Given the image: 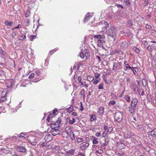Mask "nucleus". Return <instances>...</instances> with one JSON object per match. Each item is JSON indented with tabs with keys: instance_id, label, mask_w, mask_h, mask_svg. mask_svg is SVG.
Masks as SVG:
<instances>
[{
	"instance_id": "1",
	"label": "nucleus",
	"mask_w": 156,
	"mask_h": 156,
	"mask_svg": "<svg viewBox=\"0 0 156 156\" xmlns=\"http://www.w3.org/2000/svg\"><path fill=\"white\" fill-rule=\"evenodd\" d=\"M138 103V99L137 98H133L132 100L130 106L129 107V112L132 113L136 110V108Z\"/></svg>"
},
{
	"instance_id": "2",
	"label": "nucleus",
	"mask_w": 156,
	"mask_h": 156,
	"mask_svg": "<svg viewBox=\"0 0 156 156\" xmlns=\"http://www.w3.org/2000/svg\"><path fill=\"white\" fill-rule=\"evenodd\" d=\"M122 117L123 113L122 112H118L115 114L114 119L117 122H119L122 120Z\"/></svg>"
},
{
	"instance_id": "3",
	"label": "nucleus",
	"mask_w": 156,
	"mask_h": 156,
	"mask_svg": "<svg viewBox=\"0 0 156 156\" xmlns=\"http://www.w3.org/2000/svg\"><path fill=\"white\" fill-rule=\"evenodd\" d=\"M116 30L114 27H111L108 30V34L114 40V37L115 35Z\"/></svg>"
},
{
	"instance_id": "4",
	"label": "nucleus",
	"mask_w": 156,
	"mask_h": 156,
	"mask_svg": "<svg viewBox=\"0 0 156 156\" xmlns=\"http://www.w3.org/2000/svg\"><path fill=\"white\" fill-rule=\"evenodd\" d=\"M94 38L99 41L100 43L105 42V37L104 35H97L94 36Z\"/></svg>"
},
{
	"instance_id": "5",
	"label": "nucleus",
	"mask_w": 156,
	"mask_h": 156,
	"mask_svg": "<svg viewBox=\"0 0 156 156\" xmlns=\"http://www.w3.org/2000/svg\"><path fill=\"white\" fill-rule=\"evenodd\" d=\"M47 124L51 125V127L52 128V130H55L56 129H58V127L59 126V125L57 121H52V122H51V123H50L49 124L47 123Z\"/></svg>"
},
{
	"instance_id": "6",
	"label": "nucleus",
	"mask_w": 156,
	"mask_h": 156,
	"mask_svg": "<svg viewBox=\"0 0 156 156\" xmlns=\"http://www.w3.org/2000/svg\"><path fill=\"white\" fill-rule=\"evenodd\" d=\"M16 149L18 151L23 153L25 154H27V150L26 148L25 147L22 146H18L16 148Z\"/></svg>"
},
{
	"instance_id": "7",
	"label": "nucleus",
	"mask_w": 156,
	"mask_h": 156,
	"mask_svg": "<svg viewBox=\"0 0 156 156\" xmlns=\"http://www.w3.org/2000/svg\"><path fill=\"white\" fill-rule=\"evenodd\" d=\"M80 145V149L82 150H84L88 147L89 144L88 142H83L81 143Z\"/></svg>"
},
{
	"instance_id": "8",
	"label": "nucleus",
	"mask_w": 156,
	"mask_h": 156,
	"mask_svg": "<svg viewBox=\"0 0 156 156\" xmlns=\"http://www.w3.org/2000/svg\"><path fill=\"white\" fill-rule=\"evenodd\" d=\"M57 121L59 125L60 123L62 124H65L66 123V118L65 117H59L58 120Z\"/></svg>"
},
{
	"instance_id": "9",
	"label": "nucleus",
	"mask_w": 156,
	"mask_h": 156,
	"mask_svg": "<svg viewBox=\"0 0 156 156\" xmlns=\"http://www.w3.org/2000/svg\"><path fill=\"white\" fill-rule=\"evenodd\" d=\"M148 135L149 136H151L153 137H156V129L154 128L151 131L148 132Z\"/></svg>"
},
{
	"instance_id": "10",
	"label": "nucleus",
	"mask_w": 156,
	"mask_h": 156,
	"mask_svg": "<svg viewBox=\"0 0 156 156\" xmlns=\"http://www.w3.org/2000/svg\"><path fill=\"white\" fill-rule=\"evenodd\" d=\"M104 108L102 106L100 107L98 109V113H99V116H102L104 114Z\"/></svg>"
},
{
	"instance_id": "11",
	"label": "nucleus",
	"mask_w": 156,
	"mask_h": 156,
	"mask_svg": "<svg viewBox=\"0 0 156 156\" xmlns=\"http://www.w3.org/2000/svg\"><path fill=\"white\" fill-rule=\"evenodd\" d=\"M116 143L117 147L120 149H123L125 147V144L121 142H117Z\"/></svg>"
},
{
	"instance_id": "12",
	"label": "nucleus",
	"mask_w": 156,
	"mask_h": 156,
	"mask_svg": "<svg viewBox=\"0 0 156 156\" xmlns=\"http://www.w3.org/2000/svg\"><path fill=\"white\" fill-rule=\"evenodd\" d=\"M92 17V16L91 15H90L89 12H88L86 15L85 18L83 20V22L84 23L87 22L90 18Z\"/></svg>"
},
{
	"instance_id": "13",
	"label": "nucleus",
	"mask_w": 156,
	"mask_h": 156,
	"mask_svg": "<svg viewBox=\"0 0 156 156\" xmlns=\"http://www.w3.org/2000/svg\"><path fill=\"white\" fill-rule=\"evenodd\" d=\"M39 141V139L38 138L36 137L35 138L34 140H33L32 141H30V143L33 145H35L38 143Z\"/></svg>"
},
{
	"instance_id": "14",
	"label": "nucleus",
	"mask_w": 156,
	"mask_h": 156,
	"mask_svg": "<svg viewBox=\"0 0 156 156\" xmlns=\"http://www.w3.org/2000/svg\"><path fill=\"white\" fill-rule=\"evenodd\" d=\"M128 43L126 41H123L121 44V48H126L128 47Z\"/></svg>"
},
{
	"instance_id": "15",
	"label": "nucleus",
	"mask_w": 156,
	"mask_h": 156,
	"mask_svg": "<svg viewBox=\"0 0 156 156\" xmlns=\"http://www.w3.org/2000/svg\"><path fill=\"white\" fill-rule=\"evenodd\" d=\"M52 137L50 134L46 135L44 137V140L47 142H49L51 140Z\"/></svg>"
},
{
	"instance_id": "16",
	"label": "nucleus",
	"mask_w": 156,
	"mask_h": 156,
	"mask_svg": "<svg viewBox=\"0 0 156 156\" xmlns=\"http://www.w3.org/2000/svg\"><path fill=\"white\" fill-rule=\"evenodd\" d=\"M51 133L53 135L55 136L59 133V131L58 129H56L55 130H51Z\"/></svg>"
},
{
	"instance_id": "17",
	"label": "nucleus",
	"mask_w": 156,
	"mask_h": 156,
	"mask_svg": "<svg viewBox=\"0 0 156 156\" xmlns=\"http://www.w3.org/2000/svg\"><path fill=\"white\" fill-rule=\"evenodd\" d=\"M65 130L66 133L68 135L71 133H72L71 128L69 126L66 127L65 128Z\"/></svg>"
},
{
	"instance_id": "18",
	"label": "nucleus",
	"mask_w": 156,
	"mask_h": 156,
	"mask_svg": "<svg viewBox=\"0 0 156 156\" xmlns=\"http://www.w3.org/2000/svg\"><path fill=\"white\" fill-rule=\"evenodd\" d=\"M66 110L69 113H71L74 111L73 106L72 105L71 106L67 108Z\"/></svg>"
},
{
	"instance_id": "19",
	"label": "nucleus",
	"mask_w": 156,
	"mask_h": 156,
	"mask_svg": "<svg viewBox=\"0 0 156 156\" xmlns=\"http://www.w3.org/2000/svg\"><path fill=\"white\" fill-rule=\"evenodd\" d=\"M74 79L75 81H76V79H77V81L79 83H81L82 82L81 81V77L80 76L78 77L77 76H75Z\"/></svg>"
},
{
	"instance_id": "20",
	"label": "nucleus",
	"mask_w": 156,
	"mask_h": 156,
	"mask_svg": "<svg viewBox=\"0 0 156 156\" xmlns=\"http://www.w3.org/2000/svg\"><path fill=\"white\" fill-rule=\"evenodd\" d=\"M47 146H48L47 143L44 142H41L37 145V146L41 147Z\"/></svg>"
},
{
	"instance_id": "21",
	"label": "nucleus",
	"mask_w": 156,
	"mask_h": 156,
	"mask_svg": "<svg viewBox=\"0 0 156 156\" xmlns=\"http://www.w3.org/2000/svg\"><path fill=\"white\" fill-rule=\"evenodd\" d=\"M75 151L74 150L71 149L67 151L66 154L68 155H72L74 154Z\"/></svg>"
},
{
	"instance_id": "22",
	"label": "nucleus",
	"mask_w": 156,
	"mask_h": 156,
	"mask_svg": "<svg viewBox=\"0 0 156 156\" xmlns=\"http://www.w3.org/2000/svg\"><path fill=\"white\" fill-rule=\"evenodd\" d=\"M90 116L91 117L90 119V121L91 122L97 119L96 115L95 114H93L92 115H90Z\"/></svg>"
},
{
	"instance_id": "23",
	"label": "nucleus",
	"mask_w": 156,
	"mask_h": 156,
	"mask_svg": "<svg viewBox=\"0 0 156 156\" xmlns=\"http://www.w3.org/2000/svg\"><path fill=\"white\" fill-rule=\"evenodd\" d=\"M147 48L149 51H151L154 49V46L153 44H152L151 45L148 46L147 47Z\"/></svg>"
},
{
	"instance_id": "24",
	"label": "nucleus",
	"mask_w": 156,
	"mask_h": 156,
	"mask_svg": "<svg viewBox=\"0 0 156 156\" xmlns=\"http://www.w3.org/2000/svg\"><path fill=\"white\" fill-rule=\"evenodd\" d=\"M50 116L51 115L49 114L48 115V117L46 119V121L48 122H50V123H51V122H52V121H53V117H52L51 118Z\"/></svg>"
},
{
	"instance_id": "25",
	"label": "nucleus",
	"mask_w": 156,
	"mask_h": 156,
	"mask_svg": "<svg viewBox=\"0 0 156 156\" xmlns=\"http://www.w3.org/2000/svg\"><path fill=\"white\" fill-rule=\"evenodd\" d=\"M50 116L51 115L49 114L48 115V117L46 119V121L48 122H50V123H51V122H52V121H53V117H52L51 118Z\"/></svg>"
},
{
	"instance_id": "26",
	"label": "nucleus",
	"mask_w": 156,
	"mask_h": 156,
	"mask_svg": "<svg viewBox=\"0 0 156 156\" xmlns=\"http://www.w3.org/2000/svg\"><path fill=\"white\" fill-rule=\"evenodd\" d=\"M87 78L89 82H92L94 80V78L93 76H88Z\"/></svg>"
},
{
	"instance_id": "27",
	"label": "nucleus",
	"mask_w": 156,
	"mask_h": 156,
	"mask_svg": "<svg viewBox=\"0 0 156 156\" xmlns=\"http://www.w3.org/2000/svg\"><path fill=\"white\" fill-rule=\"evenodd\" d=\"M4 23L6 25H8L10 27L12 26L13 24V23L12 21L9 22L8 21H5Z\"/></svg>"
},
{
	"instance_id": "28",
	"label": "nucleus",
	"mask_w": 156,
	"mask_h": 156,
	"mask_svg": "<svg viewBox=\"0 0 156 156\" xmlns=\"http://www.w3.org/2000/svg\"><path fill=\"white\" fill-rule=\"evenodd\" d=\"M70 137L71 140H73L75 139V137L74 134L73 133V132L71 133H69L68 135Z\"/></svg>"
},
{
	"instance_id": "29",
	"label": "nucleus",
	"mask_w": 156,
	"mask_h": 156,
	"mask_svg": "<svg viewBox=\"0 0 156 156\" xmlns=\"http://www.w3.org/2000/svg\"><path fill=\"white\" fill-rule=\"evenodd\" d=\"M92 139H93V143L94 144H97L98 143V142L97 140L96 139L95 137L94 136H92Z\"/></svg>"
},
{
	"instance_id": "30",
	"label": "nucleus",
	"mask_w": 156,
	"mask_h": 156,
	"mask_svg": "<svg viewBox=\"0 0 156 156\" xmlns=\"http://www.w3.org/2000/svg\"><path fill=\"white\" fill-rule=\"evenodd\" d=\"M6 96L4 95H2V98L0 99V103L3 102L4 101H6Z\"/></svg>"
},
{
	"instance_id": "31",
	"label": "nucleus",
	"mask_w": 156,
	"mask_h": 156,
	"mask_svg": "<svg viewBox=\"0 0 156 156\" xmlns=\"http://www.w3.org/2000/svg\"><path fill=\"white\" fill-rule=\"evenodd\" d=\"M101 80V79H95V80L93 82V84L94 85H96Z\"/></svg>"
},
{
	"instance_id": "32",
	"label": "nucleus",
	"mask_w": 156,
	"mask_h": 156,
	"mask_svg": "<svg viewBox=\"0 0 156 156\" xmlns=\"http://www.w3.org/2000/svg\"><path fill=\"white\" fill-rule=\"evenodd\" d=\"M58 48H55V49L52 50H51L49 52V54L51 55H52V54L56 51H58Z\"/></svg>"
},
{
	"instance_id": "33",
	"label": "nucleus",
	"mask_w": 156,
	"mask_h": 156,
	"mask_svg": "<svg viewBox=\"0 0 156 156\" xmlns=\"http://www.w3.org/2000/svg\"><path fill=\"white\" fill-rule=\"evenodd\" d=\"M132 71H133L134 74L135 75L136 73L138 72V69L137 67H134V68H133V69H132Z\"/></svg>"
},
{
	"instance_id": "34",
	"label": "nucleus",
	"mask_w": 156,
	"mask_h": 156,
	"mask_svg": "<svg viewBox=\"0 0 156 156\" xmlns=\"http://www.w3.org/2000/svg\"><path fill=\"white\" fill-rule=\"evenodd\" d=\"M30 15V12L28 10H27L25 12V16L26 17H27L29 16Z\"/></svg>"
},
{
	"instance_id": "35",
	"label": "nucleus",
	"mask_w": 156,
	"mask_h": 156,
	"mask_svg": "<svg viewBox=\"0 0 156 156\" xmlns=\"http://www.w3.org/2000/svg\"><path fill=\"white\" fill-rule=\"evenodd\" d=\"M117 67V63L114 62L113 64V68L112 70H116Z\"/></svg>"
},
{
	"instance_id": "36",
	"label": "nucleus",
	"mask_w": 156,
	"mask_h": 156,
	"mask_svg": "<svg viewBox=\"0 0 156 156\" xmlns=\"http://www.w3.org/2000/svg\"><path fill=\"white\" fill-rule=\"evenodd\" d=\"M84 51V53H85L84 55L86 57H87L89 56L90 54L89 53V52L88 50H86Z\"/></svg>"
},
{
	"instance_id": "37",
	"label": "nucleus",
	"mask_w": 156,
	"mask_h": 156,
	"mask_svg": "<svg viewBox=\"0 0 156 156\" xmlns=\"http://www.w3.org/2000/svg\"><path fill=\"white\" fill-rule=\"evenodd\" d=\"M124 63L127 69H130L131 68V67L129 66V64L127 63V62L125 61Z\"/></svg>"
},
{
	"instance_id": "38",
	"label": "nucleus",
	"mask_w": 156,
	"mask_h": 156,
	"mask_svg": "<svg viewBox=\"0 0 156 156\" xmlns=\"http://www.w3.org/2000/svg\"><path fill=\"white\" fill-rule=\"evenodd\" d=\"M133 50L137 54L139 53L140 52V50L138 48L134 47L133 48Z\"/></svg>"
},
{
	"instance_id": "39",
	"label": "nucleus",
	"mask_w": 156,
	"mask_h": 156,
	"mask_svg": "<svg viewBox=\"0 0 156 156\" xmlns=\"http://www.w3.org/2000/svg\"><path fill=\"white\" fill-rule=\"evenodd\" d=\"M81 84L82 85L84 86L86 88L88 87V85L86 83V82L85 81L82 82Z\"/></svg>"
},
{
	"instance_id": "40",
	"label": "nucleus",
	"mask_w": 156,
	"mask_h": 156,
	"mask_svg": "<svg viewBox=\"0 0 156 156\" xmlns=\"http://www.w3.org/2000/svg\"><path fill=\"white\" fill-rule=\"evenodd\" d=\"M116 102L114 100H112L110 101L108 103V105L110 106V105H113L115 104Z\"/></svg>"
},
{
	"instance_id": "41",
	"label": "nucleus",
	"mask_w": 156,
	"mask_h": 156,
	"mask_svg": "<svg viewBox=\"0 0 156 156\" xmlns=\"http://www.w3.org/2000/svg\"><path fill=\"white\" fill-rule=\"evenodd\" d=\"M127 25L129 26H131L133 25V23L131 20H129L127 22Z\"/></svg>"
},
{
	"instance_id": "42",
	"label": "nucleus",
	"mask_w": 156,
	"mask_h": 156,
	"mask_svg": "<svg viewBox=\"0 0 156 156\" xmlns=\"http://www.w3.org/2000/svg\"><path fill=\"white\" fill-rule=\"evenodd\" d=\"M107 134H108L107 132L104 131L103 132V133L102 135V137L105 138V136L107 135Z\"/></svg>"
},
{
	"instance_id": "43",
	"label": "nucleus",
	"mask_w": 156,
	"mask_h": 156,
	"mask_svg": "<svg viewBox=\"0 0 156 156\" xmlns=\"http://www.w3.org/2000/svg\"><path fill=\"white\" fill-rule=\"evenodd\" d=\"M36 37V35H31L29 37V39L30 41H33V40Z\"/></svg>"
},
{
	"instance_id": "44",
	"label": "nucleus",
	"mask_w": 156,
	"mask_h": 156,
	"mask_svg": "<svg viewBox=\"0 0 156 156\" xmlns=\"http://www.w3.org/2000/svg\"><path fill=\"white\" fill-rule=\"evenodd\" d=\"M34 73H32L30 75L28 78L30 79H32L34 78Z\"/></svg>"
},
{
	"instance_id": "45",
	"label": "nucleus",
	"mask_w": 156,
	"mask_h": 156,
	"mask_svg": "<svg viewBox=\"0 0 156 156\" xmlns=\"http://www.w3.org/2000/svg\"><path fill=\"white\" fill-rule=\"evenodd\" d=\"M100 75L99 73H96L94 74V76L95 77V79H100L99 77L100 76Z\"/></svg>"
},
{
	"instance_id": "46",
	"label": "nucleus",
	"mask_w": 156,
	"mask_h": 156,
	"mask_svg": "<svg viewBox=\"0 0 156 156\" xmlns=\"http://www.w3.org/2000/svg\"><path fill=\"white\" fill-rule=\"evenodd\" d=\"M147 101L149 102H150L151 104L152 103V99L151 97L150 96L148 97V95H147Z\"/></svg>"
},
{
	"instance_id": "47",
	"label": "nucleus",
	"mask_w": 156,
	"mask_h": 156,
	"mask_svg": "<svg viewBox=\"0 0 156 156\" xmlns=\"http://www.w3.org/2000/svg\"><path fill=\"white\" fill-rule=\"evenodd\" d=\"M80 56L82 58H83L84 57V54L83 52H81L80 53Z\"/></svg>"
},
{
	"instance_id": "48",
	"label": "nucleus",
	"mask_w": 156,
	"mask_h": 156,
	"mask_svg": "<svg viewBox=\"0 0 156 156\" xmlns=\"http://www.w3.org/2000/svg\"><path fill=\"white\" fill-rule=\"evenodd\" d=\"M124 2L126 3V5H128L129 6L130 4L129 0H124Z\"/></svg>"
},
{
	"instance_id": "49",
	"label": "nucleus",
	"mask_w": 156,
	"mask_h": 156,
	"mask_svg": "<svg viewBox=\"0 0 156 156\" xmlns=\"http://www.w3.org/2000/svg\"><path fill=\"white\" fill-rule=\"evenodd\" d=\"M113 128L112 127H109L108 129V130L107 131V133L108 132H111L113 131Z\"/></svg>"
},
{
	"instance_id": "50",
	"label": "nucleus",
	"mask_w": 156,
	"mask_h": 156,
	"mask_svg": "<svg viewBox=\"0 0 156 156\" xmlns=\"http://www.w3.org/2000/svg\"><path fill=\"white\" fill-rule=\"evenodd\" d=\"M20 37H21L22 38V40H24L25 39H26V35H23V34H22L20 35Z\"/></svg>"
},
{
	"instance_id": "51",
	"label": "nucleus",
	"mask_w": 156,
	"mask_h": 156,
	"mask_svg": "<svg viewBox=\"0 0 156 156\" xmlns=\"http://www.w3.org/2000/svg\"><path fill=\"white\" fill-rule=\"evenodd\" d=\"M125 98L126 100L128 102L130 101V97L127 95L125 96Z\"/></svg>"
},
{
	"instance_id": "52",
	"label": "nucleus",
	"mask_w": 156,
	"mask_h": 156,
	"mask_svg": "<svg viewBox=\"0 0 156 156\" xmlns=\"http://www.w3.org/2000/svg\"><path fill=\"white\" fill-rule=\"evenodd\" d=\"M75 122V120L74 118H73L72 120H70L69 121V123L73 124Z\"/></svg>"
},
{
	"instance_id": "53",
	"label": "nucleus",
	"mask_w": 156,
	"mask_h": 156,
	"mask_svg": "<svg viewBox=\"0 0 156 156\" xmlns=\"http://www.w3.org/2000/svg\"><path fill=\"white\" fill-rule=\"evenodd\" d=\"M104 73H105L106 75H109L111 73V71L109 70H107L106 71H104Z\"/></svg>"
},
{
	"instance_id": "54",
	"label": "nucleus",
	"mask_w": 156,
	"mask_h": 156,
	"mask_svg": "<svg viewBox=\"0 0 156 156\" xmlns=\"http://www.w3.org/2000/svg\"><path fill=\"white\" fill-rule=\"evenodd\" d=\"M103 84H101L99 85L98 87V89H103Z\"/></svg>"
},
{
	"instance_id": "55",
	"label": "nucleus",
	"mask_w": 156,
	"mask_h": 156,
	"mask_svg": "<svg viewBox=\"0 0 156 156\" xmlns=\"http://www.w3.org/2000/svg\"><path fill=\"white\" fill-rule=\"evenodd\" d=\"M21 27V25L20 24H19L17 26L14 27L12 29V30H13L14 29H19Z\"/></svg>"
},
{
	"instance_id": "56",
	"label": "nucleus",
	"mask_w": 156,
	"mask_h": 156,
	"mask_svg": "<svg viewBox=\"0 0 156 156\" xmlns=\"http://www.w3.org/2000/svg\"><path fill=\"white\" fill-rule=\"evenodd\" d=\"M104 24L105 25L106 27H108L109 26V24L107 21H104Z\"/></svg>"
},
{
	"instance_id": "57",
	"label": "nucleus",
	"mask_w": 156,
	"mask_h": 156,
	"mask_svg": "<svg viewBox=\"0 0 156 156\" xmlns=\"http://www.w3.org/2000/svg\"><path fill=\"white\" fill-rule=\"evenodd\" d=\"M118 154L120 156H123L125 154L124 152L120 151L118 153Z\"/></svg>"
},
{
	"instance_id": "58",
	"label": "nucleus",
	"mask_w": 156,
	"mask_h": 156,
	"mask_svg": "<svg viewBox=\"0 0 156 156\" xmlns=\"http://www.w3.org/2000/svg\"><path fill=\"white\" fill-rule=\"evenodd\" d=\"M109 127L106 125H105L104 127V129L105 130V131H107L108 130V129Z\"/></svg>"
},
{
	"instance_id": "59",
	"label": "nucleus",
	"mask_w": 156,
	"mask_h": 156,
	"mask_svg": "<svg viewBox=\"0 0 156 156\" xmlns=\"http://www.w3.org/2000/svg\"><path fill=\"white\" fill-rule=\"evenodd\" d=\"M83 141V139L81 138H79L77 140V141L78 142H81Z\"/></svg>"
},
{
	"instance_id": "60",
	"label": "nucleus",
	"mask_w": 156,
	"mask_h": 156,
	"mask_svg": "<svg viewBox=\"0 0 156 156\" xmlns=\"http://www.w3.org/2000/svg\"><path fill=\"white\" fill-rule=\"evenodd\" d=\"M115 6H116L118 8H120L122 9H123V7L121 5L119 4H116L115 5Z\"/></svg>"
},
{
	"instance_id": "61",
	"label": "nucleus",
	"mask_w": 156,
	"mask_h": 156,
	"mask_svg": "<svg viewBox=\"0 0 156 156\" xmlns=\"http://www.w3.org/2000/svg\"><path fill=\"white\" fill-rule=\"evenodd\" d=\"M0 65L1 66V67H2V68H3L6 66V64L5 63L2 62H0Z\"/></svg>"
},
{
	"instance_id": "62",
	"label": "nucleus",
	"mask_w": 156,
	"mask_h": 156,
	"mask_svg": "<svg viewBox=\"0 0 156 156\" xmlns=\"http://www.w3.org/2000/svg\"><path fill=\"white\" fill-rule=\"evenodd\" d=\"M36 73L37 74V75L38 76H40L41 73V71L39 70H37L36 71Z\"/></svg>"
},
{
	"instance_id": "63",
	"label": "nucleus",
	"mask_w": 156,
	"mask_h": 156,
	"mask_svg": "<svg viewBox=\"0 0 156 156\" xmlns=\"http://www.w3.org/2000/svg\"><path fill=\"white\" fill-rule=\"evenodd\" d=\"M146 27L148 29H151V25L147 24L146 25Z\"/></svg>"
},
{
	"instance_id": "64",
	"label": "nucleus",
	"mask_w": 156,
	"mask_h": 156,
	"mask_svg": "<svg viewBox=\"0 0 156 156\" xmlns=\"http://www.w3.org/2000/svg\"><path fill=\"white\" fill-rule=\"evenodd\" d=\"M101 133L100 132L96 133L95 134V136L98 137H100L101 136Z\"/></svg>"
}]
</instances>
